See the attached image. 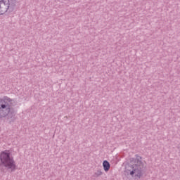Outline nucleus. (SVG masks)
Masks as SVG:
<instances>
[{
  "label": "nucleus",
  "mask_w": 180,
  "mask_h": 180,
  "mask_svg": "<svg viewBox=\"0 0 180 180\" xmlns=\"http://www.w3.org/2000/svg\"><path fill=\"white\" fill-rule=\"evenodd\" d=\"M15 6H13L9 0H0V15H4L6 12L11 13L15 10Z\"/></svg>",
  "instance_id": "obj_4"
},
{
  "label": "nucleus",
  "mask_w": 180,
  "mask_h": 180,
  "mask_svg": "<svg viewBox=\"0 0 180 180\" xmlns=\"http://www.w3.org/2000/svg\"><path fill=\"white\" fill-rule=\"evenodd\" d=\"M102 174H103V173L102 172V171H101V169H98V170H97V171L94 173V174L93 175V176H94V178H98V177L101 176V175H102Z\"/></svg>",
  "instance_id": "obj_6"
},
{
  "label": "nucleus",
  "mask_w": 180,
  "mask_h": 180,
  "mask_svg": "<svg viewBox=\"0 0 180 180\" xmlns=\"http://www.w3.org/2000/svg\"><path fill=\"white\" fill-rule=\"evenodd\" d=\"M103 169L105 172H108V171H109V169H110V163H109V162L108 160H104L103 162Z\"/></svg>",
  "instance_id": "obj_5"
},
{
  "label": "nucleus",
  "mask_w": 180,
  "mask_h": 180,
  "mask_svg": "<svg viewBox=\"0 0 180 180\" xmlns=\"http://www.w3.org/2000/svg\"><path fill=\"white\" fill-rule=\"evenodd\" d=\"M0 165H4L7 169H11V172L16 171V164L13 158H11V153L2 151L0 155Z\"/></svg>",
  "instance_id": "obj_3"
},
{
  "label": "nucleus",
  "mask_w": 180,
  "mask_h": 180,
  "mask_svg": "<svg viewBox=\"0 0 180 180\" xmlns=\"http://www.w3.org/2000/svg\"><path fill=\"white\" fill-rule=\"evenodd\" d=\"M9 2L11 3L13 6H16V0H9Z\"/></svg>",
  "instance_id": "obj_7"
},
{
  "label": "nucleus",
  "mask_w": 180,
  "mask_h": 180,
  "mask_svg": "<svg viewBox=\"0 0 180 180\" xmlns=\"http://www.w3.org/2000/svg\"><path fill=\"white\" fill-rule=\"evenodd\" d=\"M11 101L12 99L8 96L0 98V120L6 117L9 124H12L16 120L15 109L9 104Z\"/></svg>",
  "instance_id": "obj_1"
},
{
  "label": "nucleus",
  "mask_w": 180,
  "mask_h": 180,
  "mask_svg": "<svg viewBox=\"0 0 180 180\" xmlns=\"http://www.w3.org/2000/svg\"><path fill=\"white\" fill-rule=\"evenodd\" d=\"M146 167L144 166V163L139 159L135 160V164L129 167V169H127L129 175L131 176H135L136 178H141V176L143 175L146 172Z\"/></svg>",
  "instance_id": "obj_2"
}]
</instances>
